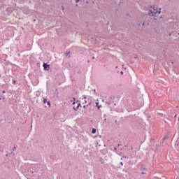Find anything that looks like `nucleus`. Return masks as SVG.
Segmentation results:
<instances>
[{"label": "nucleus", "instance_id": "nucleus-12", "mask_svg": "<svg viewBox=\"0 0 179 179\" xmlns=\"http://www.w3.org/2000/svg\"><path fill=\"white\" fill-rule=\"evenodd\" d=\"M77 106H78V108L82 107V104L80 103V102L78 103Z\"/></svg>", "mask_w": 179, "mask_h": 179}, {"label": "nucleus", "instance_id": "nucleus-21", "mask_svg": "<svg viewBox=\"0 0 179 179\" xmlns=\"http://www.w3.org/2000/svg\"><path fill=\"white\" fill-rule=\"evenodd\" d=\"M120 75H124V71H120Z\"/></svg>", "mask_w": 179, "mask_h": 179}, {"label": "nucleus", "instance_id": "nucleus-58", "mask_svg": "<svg viewBox=\"0 0 179 179\" xmlns=\"http://www.w3.org/2000/svg\"><path fill=\"white\" fill-rule=\"evenodd\" d=\"M22 30H23V27H22Z\"/></svg>", "mask_w": 179, "mask_h": 179}, {"label": "nucleus", "instance_id": "nucleus-11", "mask_svg": "<svg viewBox=\"0 0 179 179\" xmlns=\"http://www.w3.org/2000/svg\"><path fill=\"white\" fill-rule=\"evenodd\" d=\"M28 50H31V46L30 45H27Z\"/></svg>", "mask_w": 179, "mask_h": 179}, {"label": "nucleus", "instance_id": "nucleus-47", "mask_svg": "<svg viewBox=\"0 0 179 179\" xmlns=\"http://www.w3.org/2000/svg\"><path fill=\"white\" fill-rule=\"evenodd\" d=\"M135 59L138 58V57H134Z\"/></svg>", "mask_w": 179, "mask_h": 179}, {"label": "nucleus", "instance_id": "nucleus-40", "mask_svg": "<svg viewBox=\"0 0 179 179\" xmlns=\"http://www.w3.org/2000/svg\"><path fill=\"white\" fill-rule=\"evenodd\" d=\"M68 58L71 57V55H69V57H67Z\"/></svg>", "mask_w": 179, "mask_h": 179}, {"label": "nucleus", "instance_id": "nucleus-19", "mask_svg": "<svg viewBox=\"0 0 179 179\" xmlns=\"http://www.w3.org/2000/svg\"><path fill=\"white\" fill-rule=\"evenodd\" d=\"M73 110H74L75 111H78L77 109H76V108L75 106H73Z\"/></svg>", "mask_w": 179, "mask_h": 179}, {"label": "nucleus", "instance_id": "nucleus-39", "mask_svg": "<svg viewBox=\"0 0 179 179\" xmlns=\"http://www.w3.org/2000/svg\"><path fill=\"white\" fill-rule=\"evenodd\" d=\"M155 16H157V17H158L159 15H158L157 14H155Z\"/></svg>", "mask_w": 179, "mask_h": 179}, {"label": "nucleus", "instance_id": "nucleus-25", "mask_svg": "<svg viewBox=\"0 0 179 179\" xmlns=\"http://www.w3.org/2000/svg\"><path fill=\"white\" fill-rule=\"evenodd\" d=\"M83 98L85 99V100H86L87 98L85 96H83Z\"/></svg>", "mask_w": 179, "mask_h": 179}, {"label": "nucleus", "instance_id": "nucleus-38", "mask_svg": "<svg viewBox=\"0 0 179 179\" xmlns=\"http://www.w3.org/2000/svg\"><path fill=\"white\" fill-rule=\"evenodd\" d=\"M117 68H118V66H115V69H117Z\"/></svg>", "mask_w": 179, "mask_h": 179}, {"label": "nucleus", "instance_id": "nucleus-54", "mask_svg": "<svg viewBox=\"0 0 179 179\" xmlns=\"http://www.w3.org/2000/svg\"><path fill=\"white\" fill-rule=\"evenodd\" d=\"M141 173L144 174L145 173H144V172H143V173Z\"/></svg>", "mask_w": 179, "mask_h": 179}, {"label": "nucleus", "instance_id": "nucleus-22", "mask_svg": "<svg viewBox=\"0 0 179 179\" xmlns=\"http://www.w3.org/2000/svg\"><path fill=\"white\" fill-rule=\"evenodd\" d=\"M76 103H80V101H79V100H77V101H76Z\"/></svg>", "mask_w": 179, "mask_h": 179}, {"label": "nucleus", "instance_id": "nucleus-29", "mask_svg": "<svg viewBox=\"0 0 179 179\" xmlns=\"http://www.w3.org/2000/svg\"><path fill=\"white\" fill-rule=\"evenodd\" d=\"M121 166H124V164L122 162L120 163Z\"/></svg>", "mask_w": 179, "mask_h": 179}, {"label": "nucleus", "instance_id": "nucleus-43", "mask_svg": "<svg viewBox=\"0 0 179 179\" xmlns=\"http://www.w3.org/2000/svg\"><path fill=\"white\" fill-rule=\"evenodd\" d=\"M78 73H80V71H78Z\"/></svg>", "mask_w": 179, "mask_h": 179}, {"label": "nucleus", "instance_id": "nucleus-2", "mask_svg": "<svg viewBox=\"0 0 179 179\" xmlns=\"http://www.w3.org/2000/svg\"><path fill=\"white\" fill-rule=\"evenodd\" d=\"M43 103L45 104V107H47V106L48 108L51 107V101L48 99L43 98Z\"/></svg>", "mask_w": 179, "mask_h": 179}, {"label": "nucleus", "instance_id": "nucleus-56", "mask_svg": "<svg viewBox=\"0 0 179 179\" xmlns=\"http://www.w3.org/2000/svg\"><path fill=\"white\" fill-rule=\"evenodd\" d=\"M178 36H179V32L178 33Z\"/></svg>", "mask_w": 179, "mask_h": 179}, {"label": "nucleus", "instance_id": "nucleus-53", "mask_svg": "<svg viewBox=\"0 0 179 179\" xmlns=\"http://www.w3.org/2000/svg\"><path fill=\"white\" fill-rule=\"evenodd\" d=\"M34 22H36V20H34Z\"/></svg>", "mask_w": 179, "mask_h": 179}, {"label": "nucleus", "instance_id": "nucleus-20", "mask_svg": "<svg viewBox=\"0 0 179 179\" xmlns=\"http://www.w3.org/2000/svg\"><path fill=\"white\" fill-rule=\"evenodd\" d=\"M69 54H71V52H68V53L66 54V57H68Z\"/></svg>", "mask_w": 179, "mask_h": 179}, {"label": "nucleus", "instance_id": "nucleus-14", "mask_svg": "<svg viewBox=\"0 0 179 179\" xmlns=\"http://www.w3.org/2000/svg\"><path fill=\"white\" fill-rule=\"evenodd\" d=\"M13 85H16V80H13Z\"/></svg>", "mask_w": 179, "mask_h": 179}, {"label": "nucleus", "instance_id": "nucleus-9", "mask_svg": "<svg viewBox=\"0 0 179 179\" xmlns=\"http://www.w3.org/2000/svg\"><path fill=\"white\" fill-rule=\"evenodd\" d=\"M4 82H6V83L9 82V78H8V77L4 78Z\"/></svg>", "mask_w": 179, "mask_h": 179}, {"label": "nucleus", "instance_id": "nucleus-48", "mask_svg": "<svg viewBox=\"0 0 179 179\" xmlns=\"http://www.w3.org/2000/svg\"><path fill=\"white\" fill-rule=\"evenodd\" d=\"M50 72H52V69H50Z\"/></svg>", "mask_w": 179, "mask_h": 179}, {"label": "nucleus", "instance_id": "nucleus-24", "mask_svg": "<svg viewBox=\"0 0 179 179\" xmlns=\"http://www.w3.org/2000/svg\"><path fill=\"white\" fill-rule=\"evenodd\" d=\"M76 104V102L73 101V106H75Z\"/></svg>", "mask_w": 179, "mask_h": 179}, {"label": "nucleus", "instance_id": "nucleus-49", "mask_svg": "<svg viewBox=\"0 0 179 179\" xmlns=\"http://www.w3.org/2000/svg\"><path fill=\"white\" fill-rule=\"evenodd\" d=\"M3 100H5V97H3Z\"/></svg>", "mask_w": 179, "mask_h": 179}, {"label": "nucleus", "instance_id": "nucleus-1", "mask_svg": "<svg viewBox=\"0 0 179 179\" xmlns=\"http://www.w3.org/2000/svg\"><path fill=\"white\" fill-rule=\"evenodd\" d=\"M147 19H148V14L143 13L141 15L139 22L142 26L141 29H143V26H145V23Z\"/></svg>", "mask_w": 179, "mask_h": 179}, {"label": "nucleus", "instance_id": "nucleus-37", "mask_svg": "<svg viewBox=\"0 0 179 179\" xmlns=\"http://www.w3.org/2000/svg\"><path fill=\"white\" fill-rule=\"evenodd\" d=\"M69 66H70V68H72V66H71V64H69Z\"/></svg>", "mask_w": 179, "mask_h": 179}, {"label": "nucleus", "instance_id": "nucleus-41", "mask_svg": "<svg viewBox=\"0 0 179 179\" xmlns=\"http://www.w3.org/2000/svg\"><path fill=\"white\" fill-rule=\"evenodd\" d=\"M94 58H95L94 57H92V59H94Z\"/></svg>", "mask_w": 179, "mask_h": 179}, {"label": "nucleus", "instance_id": "nucleus-52", "mask_svg": "<svg viewBox=\"0 0 179 179\" xmlns=\"http://www.w3.org/2000/svg\"><path fill=\"white\" fill-rule=\"evenodd\" d=\"M15 149H16V148H13V150H15Z\"/></svg>", "mask_w": 179, "mask_h": 179}, {"label": "nucleus", "instance_id": "nucleus-34", "mask_svg": "<svg viewBox=\"0 0 179 179\" xmlns=\"http://www.w3.org/2000/svg\"><path fill=\"white\" fill-rule=\"evenodd\" d=\"M76 110L79 109V108H78V106H76Z\"/></svg>", "mask_w": 179, "mask_h": 179}, {"label": "nucleus", "instance_id": "nucleus-57", "mask_svg": "<svg viewBox=\"0 0 179 179\" xmlns=\"http://www.w3.org/2000/svg\"><path fill=\"white\" fill-rule=\"evenodd\" d=\"M83 2H84V3H85V1H84Z\"/></svg>", "mask_w": 179, "mask_h": 179}, {"label": "nucleus", "instance_id": "nucleus-3", "mask_svg": "<svg viewBox=\"0 0 179 179\" xmlns=\"http://www.w3.org/2000/svg\"><path fill=\"white\" fill-rule=\"evenodd\" d=\"M160 13H162V8H159V10L155 11L154 15L153 16V20H157V15H160Z\"/></svg>", "mask_w": 179, "mask_h": 179}, {"label": "nucleus", "instance_id": "nucleus-16", "mask_svg": "<svg viewBox=\"0 0 179 179\" xmlns=\"http://www.w3.org/2000/svg\"><path fill=\"white\" fill-rule=\"evenodd\" d=\"M137 26H138V27H142V25L141 24V22H139V23L137 24Z\"/></svg>", "mask_w": 179, "mask_h": 179}, {"label": "nucleus", "instance_id": "nucleus-31", "mask_svg": "<svg viewBox=\"0 0 179 179\" xmlns=\"http://www.w3.org/2000/svg\"><path fill=\"white\" fill-rule=\"evenodd\" d=\"M85 3H89V1H85Z\"/></svg>", "mask_w": 179, "mask_h": 179}, {"label": "nucleus", "instance_id": "nucleus-51", "mask_svg": "<svg viewBox=\"0 0 179 179\" xmlns=\"http://www.w3.org/2000/svg\"><path fill=\"white\" fill-rule=\"evenodd\" d=\"M115 122H116V123H117V120H115Z\"/></svg>", "mask_w": 179, "mask_h": 179}, {"label": "nucleus", "instance_id": "nucleus-45", "mask_svg": "<svg viewBox=\"0 0 179 179\" xmlns=\"http://www.w3.org/2000/svg\"><path fill=\"white\" fill-rule=\"evenodd\" d=\"M150 118H151V117H150V116H149V117H148V120H149Z\"/></svg>", "mask_w": 179, "mask_h": 179}, {"label": "nucleus", "instance_id": "nucleus-23", "mask_svg": "<svg viewBox=\"0 0 179 179\" xmlns=\"http://www.w3.org/2000/svg\"><path fill=\"white\" fill-rule=\"evenodd\" d=\"M86 103H87V101L85 100V101H84V103H83V104H86Z\"/></svg>", "mask_w": 179, "mask_h": 179}, {"label": "nucleus", "instance_id": "nucleus-6", "mask_svg": "<svg viewBox=\"0 0 179 179\" xmlns=\"http://www.w3.org/2000/svg\"><path fill=\"white\" fill-rule=\"evenodd\" d=\"M88 104L87 105H84L83 108H86V107H89V106H92V100L90 99V98L87 99Z\"/></svg>", "mask_w": 179, "mask_h": 179}, {"label": "nucleus", "instance_id": "nucleus-8", "mask_svg": "<svg viewBox=\"0 0 179 179\" xmlns=\"http://www.w3.org/2000/svg\"><path fill=\"white\" fill-rule=\"evenodd\" d=\"M150 8H152L153 10H156V12H157V10H159L157 9V7H155L154 5L153 6H151Z\"/></svg>", "mask_w": 179, "mask_h": 179}, {"label": "nucleus", "instance_id": "nucleus-32", "mask_svg": "<svg viewBox=\"0 0 179 179\" xmlns=\"http://www.w3.org/2000/svg\"><path fill=\"white\" fill-rule=\"evenodd\" d=\"M174 64V62H171V64L173 65Z\"/></svg>", "mask_w": 179, "mask_h": 179}, {"label": "nucleus", "instance_id": "nucleus-42", "mask_svg": "<svg viewBox=\"0 0 179 179\" xmlns=\"http://www.w3.org/2000/svg\"><path fill=\"white\" fill-rule=\"evenodd\" d=\"M87 62H88V63L90 62V60H87Z\"/></svg>", "mask_w": 179, "mask_h": 179}, {"label": "nucleus", "instance_id": "nucleus-36", "mask_svg": "<svg viewBox=\"0 0 179 179\" xmlns=\"http://www.w3.org/2000/svg\"><path fill=\"white\" fill-rule=\"evenodd\" d=\"M38 113H35V114H34V115H38Z\"/></svg>", "mask_w": 179, "mask_h": 179}, {"label": "nucleus", "instance_id": "nucleus-5", "mask_svg": "<svg viewBox=\"0 0 179 179\" xmlns=\"http://www.w3.org/2000/svg\"><path fill=\"white\" fill-rule=\"evenodd\" d=\"M155 11L152 10L151 9H150L148 10V13H145V15H147V16H150V17H153L155 16Z\"/></svg>", "mask_w": 179, "mask_h": 179}, {"label": "nucleus", "instance_id": "nucleus-35", "mask_svg": "<svg viewBox=\"0 0 179 179\" xmlns=\"http://www.w3.org/2000/svg\"><path fill=\"white\" fill-rule=\"evenodd\" d=\"M119 6H121V2L119 3Z\"/></svg>", "mask_w": 179, "mask_h": 179}, {"label": "nucleus", "instance_id": "nucleus-10", "mask_svg": "<svg viewBox=\"0 0 179 179\" xmlns=\"http://www.w3.org/2000/svg\"><path fill=\"white\" fill-rule=\"evenodd\" d=\"M79 2L80 5V3H82V0H76V3H79Z\"/></svg>", "mask_w": 179, "mask_h": 179}, {"label": "nucleus", "instance_id": "nucleus-4", "mask_svg": "<svg viewBox=\"0 0 179 179\" xmlns=\"http://www.w3.org/2000/svg\"><path fill=\"white\" fill-rule=\"evenodd\" d=\"M43 71H48L50 69V64H48V62H47V63L43 62Z\"/></svg>", "mask_w": 179, "mask_h": 179}, {"label": "nucleus", "instance_id": "nucleus-18", "mask_svg": "<svg viewBox=\"0 0 179 179\" xmlns=\"http://www.w3.org/2000/svg\"><path fill=\"white\" fill-rule=\"evenodd\" d=\"M73 100L74 102H76V98L73 97Z\"/></svg>", "mask_w": 179, "mask_h": 179}, {"label": "nucleus", "instance_id": "nucleus-50", "mask_svg": "<svg viewBox=\"0 0 179 179\" xmlns=\"http://www.w3.org/2000/svg\"><path fill=\"white\" fill-rule=\"evenodd\" d=\"M37 97H38V94H36Z\"/></svg>", "mask_w": 179, "mask_h": 179}, {"label": "nucleus", "instance_id": "nucleus-44", "mask_svg": "<svg viewBox=\"0 0 179 179\" xmlns=\"http://www.w3.org/2000/svg\"><path fill=\"white\" fill-rule=\"evenodd\" d=\"M2 100V98L0 97V101Z\"/></svg>", "mask_w": 179, "mask_h": 179}, {"label": "nucleus", "instance_id": "nucleus-46", "mask_svg": "<svg viewBox=\"0 0 179 179\" xmlns=\"http://www.w3.org/2000/svg\"><path fill=\"white\" fill-rule=\"evenodd\" d=\"M121 145V144H118V147H120Z\"/></svg>", "mask_w": 179, "mask_h": 179}, {"label": "nucleus", "instance_id": "nucleus-30", "mask_svg": "<svg viewBox=\"0 0 179 179\" xmlns=\"http://www.w3.org/2000/svg\"><path fill=\"white\" fill-rule=\"evenodd\" d=\"M162 17H163V16L161 15V16L159 17V19H162Z\"/></svg>", "mask_w": 179, "mask_h": 179}, {"label": "nucleus", "instance_id": "nucleus-26", "mask_svg": "<svg viewBox=\"0 0 179 179\" xmlns=\"http://www.w3.org/2000/svg\"><path fill=\"white\" fill-rule=\"evenodd\" d=\"M76 7L79 6V5L78 4V3H76Z\"/></svg>", "mask_w": 179, "mask_h": 179}, {"label": "nucleus", "instance_id": "nucleus-27", "mask_svg": "<svg viewBox=\"0 0 179 179\" xmlns=\"http://www.w3.org/2000/svg\"><path fill=\"white\" fill-rule=\"evenodd\" d=\"M114 150H117V147H115V148H114Z\"/></svg>", "mask_w": 179, "mask_h": 179}, {"label": "nucleus", "instance_id": "nucleus-17", "mask_svg": "<svg viewBox=\"0 0 179 179\" xmlns=\"http://www.w3.org/2000/svg\"><path fill=\"white\" fill-rule=\"evenodd\" d=\"M36 66H38V68H40V62H38V63L36 64Z\"/></svg>", "mask_w": 179, "mask_h": 179}, {"label": "nucleus", "instance_id": "nucleus-33", "mask_svg": "<svg viewBox=\"0 0 179 179\" xmlns=\"http://www.w3.org/2000/svg\"><path fill=\"white\" fill-rule=\"evenodd\" d=\"M93 92H94V93H96V90H94Z\"/></svg>", "mask_w": 179, "mask_h": 179}, {"label": "nucleus", "instance_id": "nucleus-55", "mask_svg": "<svg viewBox=\"0 0 179 179\" xmlns=\"http://www.w3.org/2000/svg\"><path fill=\"white\" fill-rule=\"evenodd\" d=\"M122 66H124V64H122Z\"/></svg>", "mask_w": 179, "mask_h": 179}, {"label": "nucleus", "instance_id": "nucleus-15", "mask_svg": "<svg viewBox=\"0 0 179 179\" xmlns=\"http://www.w3.org/2000/svg\"><path fill=\"white\" fill-rule=\"evenodd\" d=\"M62 10H63V12L65 10V7L64 6H62Z\"/></svg>", "mask_w": 179, "mask_h": 179}, {"label": "nucleus", "instance_id": "nucleus-13", "mask_svg": "<svg viewBox=\"0 0 179 179\" xmlns=\"http://www.w3.org/2000/svg\"><path fill=\"white\" fill-rule=\"evenodd\" d=\"M96 130L95 129H92V134H96Z\"/></svg>", "mask_w": 179, "mask_h": 179}, {"label": "nucleus", "instance_id": "nucleus-28", "mask_svg": "<svg viewBox=\"0 0 179 179\" xmlns=\"http://www.w3.org/2000/svg\"><path fill=\"white\" fill-rule=\"evenodd\" d=\"M2 93H6V92L5 90L2 91Z\"/></svg>", "mask_w": 179, "mask_h": 179}, {"label": "nucleus", "instance_id": "nucleus-7", "mask_svg": "<svg viewBox=\"0 0 179 179\" xmlns=\"http://www.w3.org/2000/svg\"><path fill=\"white\" fill-rule=\"evenodd\" d=\"M95 104H96V107L98 108V110H100L101 105L99 106V104H100V103L99 102H96Z\"/></svg>", "mask_w": 179, "mask_h": 179}]
</instances>
